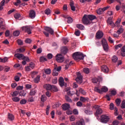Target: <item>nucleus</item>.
<instances>
[{
  "label": "nucleus",
  "mask_w": 125,
  "mask_h": 125,
  "mask_svg": "<svg viewBox=\"0 0 125 125\" xmlns=\"http://www.w3.org/2000/svg\"><path fill=\"white\" fill-rule=\"evenodd\" d=\"M85 55L80 52H76L73 54V58L74 60H83Z\"/></svg>",
  "instance_id": "1"
},
{
  "label": "nucleus",
  "mask_w": 125,
  "mask_h": 125,
  "mask_svg": "<svg viewBox=\"0 0 125 125\" xmlns=\"http://www.w3.org/2000/svg\"><path fill=\"white\" fill-rule=\"evenodd\" d=\"M110 116H107L106 115L104 114L101 116L100 121L103 124H107L110 121Z\"/></svg>",
  "instance_id": "2"
},
{
  "label": "nucleus",
  "mask_w": 125,
  "mask_h": 125,
  "mask_svg": "<svg viewBox=\"0 0 125 125\" xmlns=\"http://www.w3.org/2000/svg\"><path fill=\"white\" fill-rule=\"evenodd\" d=\"M82 22L84 25H89L91 24V21L89 20V19L87 17V15H84L82 18Z\"/></svg>",
  "instance_id": "3"
},
{
  "label": "nucleus",
  "mask_w": 125,
  "mask_h": 125,
  "mask_svg": "<svg viewBox=\"0 0 125 125\" xmlns=\"http://www.w3.org/2000/svg\"><path fill=\"white\" fill-rule=\"evenodd\" d=\"M94 90V91H96V92H98L99 93H102V92H107V91H108V88L106 86H103L100 90L99 88L95 87Z\"/></svg>",
  "instance_id": "4"
},
{
  "label": "nucleus",
  "mask_w": 125,
  "mask_h": 125,
  "mask_svg": "<svg viewBox=\"0 0 125 125\" xmlns=\"http://www.w3.org/2000/svg\"><path fill=\"white\" fill-rule=\"evenodd\" d=\"M21 29H22V31L27 33L28 35H31V34H32V29H33V27L31 26L26 25L22 27Z\"/></svg>",
  "instance_id": "5"
},
{
  "label": "nucleus",
  "mask_w": 125,
  "mask_h": 125,
  "mask_svg": "<svg viewBox=\"0 0 125 125\" xmlns=\"http://www.w3.org/2000/svg\"><path fill=\"white\" fill-rule=\"evenodd\" d=\"M56 60L58 63H63L64 61V56L61 54H57L56 55Z\"/></svg>",
  "instance_id": "6"
},
{
  "label": "nucleus",
  "mask_w": 125,
  "mask_h": 125,
  "mask_svg": "<svg viewBox=\"0 0 125 125\" xmlns=\"http://www.w3.org/2000/svg\"><path fill=\"white\" fill-rule=\"evenodd\" d=\"M77 77L76 78V81L78 83H83V76L79 72L77 73Z\"/></svg>",
  "instance_id": "7"
},
{
  "label": "nucleus",
  "mask_w": 125,
  "mask_h": 125,
  "mask_svg": "<svg viewBox=\"0 0 125 125\" xmlns=\"http://www.w3.org/2000/svg\"><path fill=\"white\" fill-rule=\"evenodd\" d=\"M103 36H104V33L102 32V31H98L96 34V39H102L103 38Z\"/></svg>",
  "instance_id": "8"
},
{
  "label": "nucleus",
  "mask_w": 125,
  "mask_h": 125,
  "mask_svg": "<svg viewBox=\"0 0 125 125\" xmlns=\"http://www.w3.org/2000/svg\"><path fill=\"white\" fill-rule=\"evenodd\" d=\"M59 83L62 87V86H67V83H64V78L62 77H60V79H59Z\"/></svg>",
  "instance_id": "9"
},
{
  "label": "nucleus",
  "mask_w": 125,
  "mask_h": 125,
  "mask_svg": "<svg viewBox=\"0 0 125 125\" xmlns=\"http://www.w3.org/2000/svg\"><path fill=\"white\" fill-rule=\"evenodd\" d=\"M15 57H17L18 59L19 60H24V58H25V56L22 54H15Z\"/></svg>",
  "instance_id": "10"
},
{
  "label": "nucleus",
  "mask_w": 125,
  "mask_h": 125,
  "mask_svg": "<svg viewBox=\"0 0 125 125\" xmlns=\"http://www.w3.org/2000/svg\"><path fill=\"white\" fill-rule=\"evenodd\" d=\"M44 30L46 31V32L49 33L51 35H53L54 34V31L50 27L46 26L44 28Z\"/></svg>",
  "instance_id": "11"
},
{
  "label": "nucleus",
  "mask_w": 125,
  "mask_h": 125,
  "mask_svg": "<svg viewBox=\"0 0 125 125\" xmlns=\"http://www.w3.org/2000/svg\"><path fill=\"white\" fill-rule=\"evenodd\" d=\"M0 30H5V27L3 24V19L0 18Z\"/></svg>",
  "instance_id": "12"
},
{
  "label": "nucleus",
  "mask_w": 125,
  "mask_h": 125,
  "mask_svg": "<svg viewBox=\"0 0 125 125\" xmlns=\"http://www.w3.org/2000/svg\"><path fill=\"white\" fill-rule=\"evenodd\" d=\"M101 70L104 73H108L109 72V68L107 65H102L101 66Z\"/></svg>",
  "instance_id": "13"
},
{
  "label": "nucleus",
  "mask_w": 125,
  "mask_h": 125,
  "mask_svg": "<svg viewBox=\"0 0 125 125\" xmlns=\"http://www.w3.org/2000/svg\"><path fill=\"white\" fill-rule=\"evenodd\" d=\"M29 17L31 19H34V18L36 17V12H35V11L33 10H30L29 13Z\"/></svg>",
  "instance_id": "14"
},
{
  "label": "nucleus",
  "mask_w": 125,
  "mask_h": 125,
  "mask_svg": "<svg viewBox=\"0 0 125 125\" xmlns=\"http://www.w3.org/2000/svg\"><path fill=\"white\" fill-rule=\"evenodd\" d=\"M43 87L46 89V90H51V88H52V85L50 84H45L43 85Z\"/></svg>",
  "instance_id": "15"
},
{
  "label": "nucleus",
  "mask_w": 125,
  "mask_h": 125,
  "mask_svg": "<svg viewBox=\"0 0 125 125\" xmlns=\"http://www.w3.org/2000/svg\"><path fill=\"white\" fill-rule=\"evenodd\" d=\"M62 108L64 111H66L68 109H70V104H62Z\"/></svg>",
  "instance_id": "16"
},
{
  "label": "nucleus",
  "mask_w": 125,
  "mask_h": 125,
  "mask_svg": "<svg viewBox=\"0 0 125 125\" xmlns=\"http://www.w3.org/2000/svg\"><path fill=\"white\" fill-rule=\"evenodd\" d=\"M87 17L89 18V20L91 21V23L92 22V20L96 19V17L93 15H87Z\"/></svg>",
  "instance_id": "17"
},
{
  "label": "nucleus",
  "mask_w": 125,
  "mask_h": 125,
  "mask_svg": "<svg viewBox=\"0 0 125 125\" xmlns=\"http://www.w3.org/2000/svg\"><path fill=\"white\" fill-rule=\"evenodd\" d=\"M52 92H57L58 91V88L55 85H52V88L51 89Z\"/></svg>",
  "instance_id": "18"
},
{
  "label": "nucleus",
  "mask_w": 125,
  "mask_h": 125,
  "mask_svg": "<svg viewBox=\"0 0 125 125\" xmlns=\"http://www.w3.org/2000/svg\"><path fill=\"white\" fill-rule=\"evenodd\" d=\"M70 5L71 8V10H72V11H75L76 7H75V6H74V1H71L70 2Z\"/></svg>",
  "instance_id": "19"
},
{
  "label": "nucleus",
  "mask_w": 125,
  "mask_h": 125,
  "mask_svg": "<svg viewBox=\"0 0 125 125\" xmlns=\"http://www.w3.org/2000/svg\"><path fill=\"white\" fill-rule=\"evenodd\" d=\"M8 119L10 121H13L14 120V116L10 113H8Z\"/></svg>",
  "instance_id": "20"
},
{
  "label": "nucleus",
  "mask_w": 125,
  "mask_h": 125,
  "mask_svg": "<svg viewBox=\"0 0 125 125\" xmlns=\"http://www.w3.org/2000/svg\"><path fill=\"white\" fill-rule=\"evenodd\" d=\"M68 51V49H67V47H63L62 48L61 52L62 53V54H66Z\"/></svg>",
  "instance_id": "21"
},
{
  "label": "nucleus",
  "mask_w": 125,
  "mask_h": 125,
  "mask_svg": "<svg viewBox=\"0 0 125 125\" xmlns=\"http://www.w3.org/2000/svg\"><path fill=\"white\" fill-rule=\"evenodd\" d=\"M80 101H81V102H83V103H84V102H86V101H88V98H84L83 97H80Z\"/></svg>",
  "instance_id": "22"
},
{
  "label": "nucleus",
  "mask_w": 125,
  "mask_h": 125,
  "mask_svg": "<svg viewBox=\"0 0 125 125\" xmlns=\"http://www.w3.org/2000/svg\"><path fill=\"white\" fill-rule=\"evenodd\" d=\"M77 28L80 30H84V26L83 24H78L76 25Z\"/></svg>",
  "instance_id": "23"
},
{
  "label": "nucleus",
  "mask_w": 125,
  "mask_h": 125,
  "mask_svg": "<svg viewBox=\"0 0 125 125\" xmlns=\"http://www.w3.org/2000/svg\"><path fill=\"white\" fill-rule=\"evenodd\" d=\"M41 78V76L40 75H38L37 77H36L34 79V82L35 83H39V82H40V79Z\"/></svg>",
  "instance_id": "24"
},
{
  "label": "nucleus",
  "mask_w": 125,
  "mask_h": 125,
  "mask_svg": "<svg viewBox=\"0 0 125 125\" xmlns=\"http://www.w3.org/2000/svg\"><path fill=\"white\" fill-rule=\"evenodd\" d=\"M36 93H37V91L36 90L32 89L30 91L29 95H30V96H34L36 95Z\"/></svg>",
  "instance_id": "25"
},
{
  "label": "nucleus",
  "mask_w": 125,
  "mask_h": 125,
  "mask_svg": "<svg viewBox=\"0 0 125 125\" xmlns=\"http://www.w3.org/2000/svg\"><path fill=\"white\" fill-rule=\"evenodd\" d=\"M122 27L123 26H121V27L117 30V34H118V35H121V34H122L124 32V29Z\"/></svg>",
  "instance_id": "26"
},
{
  "label": "nucleus",
  "mask_w": 125,
  "mask_h": 125,
  "mask_svg": "<svg viewBox=\"0 0 125 125\" xmlns=\"http://www.w3.org/2000/svg\"><path fill=\"white\" fill-rule=\"evenodd\" d=\"M84 120H81L76 122V125H84Z\"/></svg>",
  "instance_id": "27"
},
{
  "label": "nucleus",
  "mask_w": 125,
  "mask_h": 125,
  "mask_svg": "<svg viewBox=\"0 0 125 125\" xmlns=\"http://www.w3.org/2000/svg\"><path fill=\"white\" fill-rule=\"evenodd\" d=\"M12 100H13L14 102H19L20 101V99L18 97H14L12 98Z\"/></svg>",
  "instance_id": "28"
},
{
  "label": "nucleus",
  "mask_w": 125,
  "mask_h": 125,
  "mask_svg": "<svg viewBox=\"0 0 125 125\" xmlns=\"http://www.w3.org/2000/svg\"><path fill=\"white\" fill-rule=\"evenodd\" d=\"M102 44V45H106L108 44V43L107 42V41L106 39L103 38L101 41Z\"/></svg>",
  "instance_id": "29"
},
{
  "label": "nucleus",
  "mask_w": 125,
  "mask_h": 125,
  "mask_svg": "<svg viewBox=\"0 0 125 125\" xmlns=\"http://www.w3.org/2000/svg\"><path fill=\"white\" fill-rule=\"evenodd\" d=\"M112 62L116 63V62L118 61V57H117V56L116 55L113 56V57H112Z\"/></svg>",
  "instance_id": "30"
},
{
  "label": "nucleus",
  "mask_w": 125,
  "mask_h": 125,
  "mask_svg": "<svg viewBox=\"0 0 125 125\" xmlns=\"http://www.w3.org/2000/svg\"><path fill=\"white\" fill-rule=\"evenodd\" d=\"M103 112V111L102 110V109L101 108H98L97 109V110L96 111V114L97 115V116H98V115L102 114Z\"/></svg>",
  "instance_id": "31"
},
{
  "label": "nucleus",
  "mask_w": 125,
  "mask_h": 125,
  "mask_svg": "<svg viewBox=\"0 0 125 125\" xmlns=\"http://www.w3.org/2000/svg\"><path fill=\"white\" fill-rule=\"evenodd\" d=\"M103 47L104 48V51H106V52L108 51L109 50V45H103Z\"/></svg>",
  "instance_id": "32"
},
{
  "label": "nucleus",
  "mask_w": 125,
  "mask_h": 125,
  "mask_svg": "<svg viewBox=\"0 0 125 125\" xmlns=\"http://www.w3.org/2000/svg\"><path fill=\"white\" fill-rule=\"evenodd\" d=\"M7 60H8V59L7 57H5L3 59L0 58V62L5 63Z\"/></svg>",
  "instance_id": "33"
},
{
  "label": "nucleus",
  "mask_w": 125,
  "mask_h": 125,
  "mask_svg": "<svg viewBox=\"0 0 125 125\" xmlns=\"http://www.w3.org/2000/svg\"><path fill=\"white\" fill-rule=\"evenodd\" d=\"M41 99L42 102H44L45 101H46V97L45 96V95H42L41 96Z\"/></svg>",
  "instance_id": "34"
},
{
  "label": "nucleus",
  "mask_w": 125,
  "mask_h": 125,
  "mask_svg": "<svg viewBox=\"0 0 125 125\" xmlns=\"http://www.w3.org/2000/svg\"><path fill=\"white\" fill-rule=\"evenodd\" d=\"M115 102L116 103L117 106H120L121 104V102H122V101L121 100V99H117L115 100Z\"/></svg>",
  "instance_id": "35"
},
{
  "label": "nucleus",
  "mask_w": 125,
  "mask_h": 125,
  "mask_svg": "<svg viewBox=\"0 0 125 125\" xmlns=\"http://www.w3.org/2000/svg\"><path fill=\"white\" fill-rule=\"evenodd\" d=\"M79 91L81 94H83V95H85L86 94L85 91H84L83 89L81 88H79Z\"/></svg>",
  "instance_id": "36"
},
{
  "label": "nucleus",
  "mask_w": 125,
  "mask_h": 125,
  "mask_svg": "<svg viewBox=\"0 0 125 125\" xmlns=\"http://www.w3.org/2000/svg\"><path fill=\"white\" fill-rule=\"evenodd\" d=\"M84 113H86V115H91V114H92V111H90L89 109H85Z\"/></svg>",
  "instance_id": "37"
},
{
  "label": "nucleus",
  "mask_w": 125,
  "mask_h": 125,
  "mask_svg": "<svg viewBox=\"0 0 125 125\" xmlns=\"http://www.w3.org/2000/svg\"><path fill=\"white\" fill-rule=\"evenodd\" d=\"M122 46H123V44L120 43V44L115 45V49H116V50H118V49H120V48H121V47H122Z\"/></svg>",
  "instance_id": "38"
},
{
  "label": "nucleus",
  "mask_w": 125,
  "mask_h": 125,
  "mask_svg": "<svg viewBox=\"0 0 125 125\" xmlns=\"http://www.w3.org/2000/svg\"><path fill=\"white\" fill-rule=\"evenodd\" d=\"M20 35V32L19 31H16L13 32V35L14 37H18Z\"/></svg>",
  "instance_id": "39"
},
{
  "label": "nucleus",
  "mask_w": 125,
  "mask_h": 125,
  "mask_svg": "<svg viewBox=\"0 0 125 125\" xmlns=\"http://www.w3.org/2000/svg\"><path fill=\"white\" fill-rule=\"evenodd\" d=\"M83 71L85 74H89V68H84Z\"/></svg>",
  "instance_id": "40"
},
{
  "label": "nucleus",
  "mask_w": 125,
  "mask_h": 125,
  "mask_svg": "<svg viewBox=\"0 0 125 125\" xmlns=\"http://www.w3.org/2000/svg\"><path fill=\"white\" fill-rule=\"evenodd\" d=\"M44 72L45 73V74H47V75H50L51 73V70H50L49 69H45Z\"/></svg>",
  "instance_id": "41"
},
{
  "label": "nucleus",
  "mask_w": 125,
  "mask_h": 125,
  "mask_svg": "<svg viewBox=\"0 0 125 125\" xmlns=\"http://www.w3.org/2000/svg\"><path fill=\"white\" fill-rule=\"evenodd\" d=\"M40 62H43V61H47V59L44 57H41L40 58Z\"/></svg>",
  "instance_id": "42"
},
{
  "label": "nucleus",
  "mask_w": 125,
  "mask_h": 125,
  "mask_svg": "<svg viewBox=\"0 0 125 125\" xmlns=\"http://www.w3.org/2000/svg\"><path fill=\"white\" fill-rule=\"evenodd\" d=\"M29 66L30 67V68L31 69H34V68H35V67H36V65L35 64V63H34L33 62H31L29 63Z\"/></svg>",
  "instance_id": "43"
},
{
  "label": "nucleus",
  "mask_w": 125,
  "mask_h": 125,
  "mask_svg": "<svg viewBox=\"0 0 125 125\" xmlns=\"http://www.w3.org/2000/svg\"><path fill=\"white\" fill-rule=\"evenodd\" d=\"M62 42L64 43V44H66L69 42V40H68L67 38H62Z\"/></svg>",
  "instance_id": "44"
},
{
  "label": "nucleus",
  "mask_w": 125,
  "mask_h": 125,
  "mask_svg": "<svg viewBox=\"0 0 125 125\" xmlns=\"http://www.w3.org/2000/svg\"><path fill=\"white\" fill-rule=\"evenodd\" d=\"M107 23L108 24V25H110L113 23V21H112V18H109L107 21Z\"/></svg>",
  "instance_id": "45"
},
{
  "label": "nucleus",
  "mask_w": 125,
  "mask_h": 125,
  "mask_svg": "<svg viewBox=\"0 0 125 125\" xmlns=\"http://www.w3.org/2000/svg\"><path fill=\"white\" fill-rule=\"evenodd\" d=\"M19 92L18 91H15L12 94V97H16L19 94Z\"/></svg>",
  "instance_id": "46"
},
{
  "label": "nucleus",
  "mask_w": 125,
  "mask_h": 125,
  "mask_svg": "<svg viewBox=\"0 0 125 125\" xmlns=\"http://www.w3.org/2000/svg\"><path fill=\"white\" fill-rule=\"evenodd\" d=\"M67 19H68L67 23H68V24H70V23H72L73 22V18H72L70 17H68Z\"/></svg>",
  "instance_id": "47"
},
{
  "label": "nucleus",
  "mask_w": 125,
  "mask_h": 125,
  "mask_svg": "<svg viewBox=\"0 0 125 125\" xmlns=\"http://www.w3.org/2000/svg\"><path fill=\"white\" fill-rule=\"evenodd\" d=\"M44 12L47 15H49L50 14V9L47 8L45 10Z\"/></svg>",
  "instance_id": "48"
},
{
  "label": "nucleus",
  "mask_w": 125,
  "mask_h": 125,
  "mask_svg": "<svg viewBox=\"0 0 125 125\" xmlns=\"http://www.w3.org/2000/svg\"><path fill=\"white\" fill-rule=\"evenodd\" d=\"M26 103H27V100H26L25 99H22L20 102V104H21V105L26 104Z\"/></svg>",
  "instance_id": "49"
},
{
  "label": "nucleus",
  "mask_w": 125,
  "mask_h": 125,
  "mask_svg": "<svg viewBox=\"0 0 125 125\" xmlns=\"http://www.w3.org/2000/svg\"><path fill=\"white\" fill-rule=\"evenodd\" d=\"M65 100L67 102H72V100L68 96H65Z\"/></svg>",
  "instance_id": "50"
},
{
  "label": "nucleus",
  "mask_w": 125,
  "mask_h": 125,
  "mask_svg": "<svg viewBox=\"0 0 125 125\" xmlns=\"http://www.w3.org/2000/svg\"><path fill=\"white\" fill-rule=\"evenodd\" d=\"M10 34V31L9 30H7L5 32V37H9V35Z\"/></svg>",
  "instance_id": "51"
},
{
  "label": "nucleus",
  "mask_w": 125,
  "mask_h": 125,
  "mask_svg": "<svg viewBox=\"0 0 125 125\" xmlns=\"http://www.w3.org/2000/svg\"><path fill=\"white\" fill-rule=\"evenodd\" d=\"M121 108L122 109L125 108V100L123 101L122 104H121Z\"/></svg>",
  "instance_id": "52"
},
{
  "label": "nucleus",
  "mask_w": 125,
  "mask_h": 125,
  "mask_svg": "<svg viewBox=\"0 0 125 125\" xmlns=\"http://www.w3.org/2000/svg\"><path fill=\"white\" fill-rule=\"evenodd\" d=\"M76 104L78 107H82V106H83V103L81 101H79Z\"/></svg>",
  "instance_id": "53"
},
{
  "label": "nucleus",
  "mask_w": 125,
  "mask_h": 125,
  "mask_svg": "<svg viewBox=\"0 0 125 125\" xmlns=\"http://www.w3.org/2000/svg\"><path fill=\"white\" fill-rule=\"evenodd\" d=\"M20 17H21V15H20V14H16L14 15V18L16 19H18L20 18Z\"/></svg>",
  "instance_id": "54"
},
{
  "label": "nucleus",
  "mask_w": 125,
  "mask_h": 125,
  "mask_svg": "<svg viewBox=\"0 0 125 125\" xmlns=\"http://www.w3.org/2000/svg\"><path fill=\"white\" fill-rule=\"evenodd\" d=\"M17 42L19 45H22L23 44V41L21 40H18Z\"/></svg>",
  "instance_id": "55"
},
{
  "label": "nucleus",
  "mask_w": 125,
  "mask_h": 125,
  "mask_svg": "<svg viewBox=\"0 0 125 125\" xmlns=\"http://www.w3.org/2000/svg\"><path fill=\"white\" fill-rule=\"evenodd\" d=\"M111 94L112 95L115 96L117 94V91L115 90H112L111 91Z\"/></svg>",
  "instance_id": "56"
},
{
  "label": "nucleus",
  "mask_w": 125,
  "mask_h": 125,
  "mask_svg": "<svg viewBox=\"0 0 125 125\" xmlns=\"http://www.w3.org/2000/svg\"><path fill=\"white\" fill-rule=\"evenodd\" d=\"M75 35H76L77 37H79L81 35V31L80 30H77L75 32Z\"/></svg>",
  "instance_id": "57"
},
{
  "label": "nucleus",
  "mask_w": 125,
  "mask_h": 125,
  "mask_svg": "<svg viewBox=\"0 0 125 125\" xmlns=\"http://www.w3.org/2000/svg\"><path fill=\"white\" fill-rule=\"evenodd\" d=\"M25 71L26 72H30L31 68L30 66H25Z\"/></svg>",
  "instance_id": "58"
},
{
  "label": "nucleus",
  "mask_w": 125,
  "mask_h": 125,
  "mask_svg": "<svg viewBox=\"0 0 125 125\" xmlns=\"http://www.w3.org/2000/svg\"><path fill=\"white\" fill-rule=\"evenodd\" d=\"M109 109L110 110H114V104L110 103L109 105Z\"/></svg>",
  "instance_id": "59"
},
{
  "label": "nucleus",
  "mask_w": 125,
  "mask_h": 125,
  "mask_svg": "<svg viewBox=\"0 0 125 125\" xmlns=\"http://www.w3.org/2000/svg\"><path fill=\"white\" fill-rule=\"evenodd\" d=\"M114 115L115 116H118V108L116 107H114Z\"/></svg>",
  "instance_id": "60"
},
{
  "label": "nucleus",
  "mask_w": 125,
  "mask_h": 125,
  "mask_svg": "<svg viewBox=\"0 0 125 125\" xmlns=\"http://www.w3.org/2000/svg\"><path fill=\"white\" fill-rule=\"evenodd\" d=\"M26 43H31L32 42V40L30 39H27L25 40Z\"/></svg>",
  "instance_id": "61"
},
{
  "label": "nucleus",
  "mask_w": 125,
  "mask_h": 125,
  "mask_svg": "<svg viewBox=\"0 0 125 125\" xmlns=\"http://www.w3.org/2000/svg\"><path fill=\"white\" fill-rule=\"evenodd\" d=\"M23 88V86H18L17 87L16 89L17 90H22Z\"/></svg>",
  "instance_id": "62"
},
{
  "label": "nucleus",
  "mask_w": 125,
  "mask_h": 125,
  "mask_svg": "<svg viewBox=\"0 0 125 125\" xmlns=\"http://www.w3.org/2000/svg\"><path fill=\"white\" fill-rule=\"evenodd\" d=\"M52 57H53V56L52 55V54H48L47 55V58L48 59H52Z\"/></svg>",
  "instance_id": "63"
},
{
  "label": "nucleus",
  "mask_w": 125,
  "mask_h": 125,
  "mask_svg": "<svg viewBox=\"0 0 125 125\" xmlns=\"http://www.w3.org/2000/svg\"><path fill=\"white\" fill-rule=\"evenodd\" d=\"M112 125H119V121L115 120L112 123Z\"/></svg>",
  "instance_id": "64"
}]
</instances>
